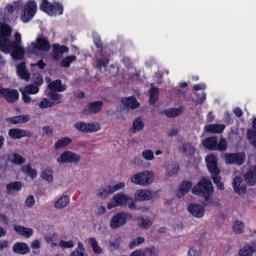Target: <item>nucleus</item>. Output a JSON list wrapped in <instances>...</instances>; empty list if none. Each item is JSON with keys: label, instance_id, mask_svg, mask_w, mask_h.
Masks as SVG:
<instances>
[{"label": "nucleus", "instance_id": "47", "mask_svg": "<svg viewBox=\"0 0 256 256\" xmlns=\"http://www.w3.org/2000/svg\"><path fill=\"white\" fill-rule=\"evenodd\" d=\"M41 177L48 183L53 182V170L51 168H46L41 172Z\"/></svg>", "mask_w": 256, "mask_h": 256}, {"label": "nucleus", "instance_id": "6", "mask_svg": "<svg viewBox=\"0 0 256 256\" xmlns=\"http://www.w3.org/2000/svg\"><path fill=\"white\" fill-rule=\"evenodd\" d=\"M133 218L129 212H118L110 219V229H121L124 225H127V221Z\"/></svg>", "mask_w": 256, "mask_h": 256}, {"label": "nucleus", "instance_id": "35", "mask_svg": "<svg viewBox=\"0 0 256 256\" xmlns=\"http://www.w3.org/2000/svg\"><path fill=\"white\" fill-rule=\"evenodd\" d=\"M21 171L22 173H24V175H27V177H29L30 179H37V170L33 169V167H31V164H26L23 165L21 167Z\"/></svg>", "mask_w": 256, "mask_h": 256}, {"label": "nucleus", "instance_id": "22", "mask_svg": "<svg viewBox=\"0 0 256 256\" xmlns=\"http://www.w3.org/2000/svg\"><path fill=\"white\" fill-rule=\"evenodd\" d=\"M103 109V101H94L87 105L86 109L84 110L85 113H90L91 115H95L99 113Z\"/></svg>", "mask_w": 256, "mask_h": 256}, {"label": "nucleus", "instance_id": "14", "mask_svg": "<svg viewBox=\"0 0 256 256\" xmlns=\"http://www.w3.org/2000/svg\"><path fill=\"white\" fill-rule=\"evenodd\" d=\"M32 47L36 51H49L51 49V43L47 37L40 35L36 38L35 42H32Z\"/></svg>", "mask_w": 256, "mask_h": 256}, {"label": "nucleus", "instance_id": "39", "mask_svg": "<svg viewBox=\"0 0 256 256\" xmlns=\"http://www.w3.org/2000/svg\"><path fill=\"white\" fill-rule=\"evenodd\" d=\"M255 251L256 248L254 246L246 244L242 249L238 251V256H253V253H255Z\"/></svg>", "mask_w": 256, "mask_h": 256}, {"label": "nucleus", "instance_id": "41", "mask_svg": "<svg viewBox=\"0 0 256 256\" xmlns=\"http://www.w3.org/2000/svg\"><path fill=\"white\" fill-rule=\"evenodd\" d=\"M232 231L233 233H235L236 235H241L244 233L245 231V223H243L242 221H236L234 224H233V227H232Z\"/></svg>", "mask_w": 256, "mask_h": 256}, {"label": "nucleus", "instance_id": "46", "mask_svg": "<svg viewBox=\"0 0 256 256\" xmlns=\"http://www.w3.org/2000/svg\"><path fill=\"white\" fill-rule=\"evenodd\" d=\"M138 221H140L138 223L140 229H151V226L153 225V222H151L149 218L141 217Z\"/></svg>", "mask_w": 256, "mask_h": 256}, {"label": "nucleus", "instance_id": "2", "mask_svg": "<svg viewBox=\"0 0 256 256\" xmlns=\"http://www.w3.org/2000/svg\"><path fill=\"white\" fill-rule=\"evenodd\" d=\"M126 205H128V208L131 211H135V209H137V204H135L133 197L127 196L125 193H117L107 204V209H115V207H126Z\"/></svg>", "mask_w": 256, "mask_h": 256}, {"label": "nucleus", "instance_id": "60", "mask_svg": "<svg viewBox=\"0 0 256 256\" xmlns=\"http://www.w3.org/2000/svg\"><path fill=\"white\" fill-rule=\"evenodd\" d=\"M205 99H207V93H197L196 94V105H203L205 103Z\"/></svg>", "mask_w": 256, "mask_h": 256}, {"label": "nucleus", "instance_id": "26", "mask_svg": "<svg viewBox=\"0 0 256 256\" xmlns=\"http://www.w3.org/2000/svg\"><path fill=\"white\" fill-rule=\"evenodd\" d=\"M31 116L29 115H18L6 118L7 123H11V125H19V123H29Z\"/></svg>", "mask_w": 256, "mask_h": 256}, {"label": "nucleus", "instance_id": "30", "mask_svg": "<svg viewBox=\"0 0 256 256\" xmlns=\"http://www.w3.org/2000/svg\"><path fill=\"white\" fill-rule=\"evenodd\" d=\"M14 43L9 38H0V51L9 54L12 51Z\"/></svg>", "mask_w": 256, "mask_h": 256}, {"label": "nucleus", "instance_id": "50", "mask_svg": "<svg viewBox=\"0 0 256 256\" xmlns=\"http://www.w3.org/2000/svg\"><path fill=\"white\" fill-rule=\"evenodd\" d=\"M70 256H85V246L78 242V247L70 253Z\"/></svg>", "mask_w": 256, "mask_h": 256}, {"label": "nucleus", "instance_id": "23", "mask_svg": "<svg viewBox=\"0 0 256 256\" xmlns=\"http://www.w3.org/2000/svg\"><path fill=\"white\" fill-rule=\"evenodd\" d=\"M12 45L11 56L13 59L17 61L23 59V57H25V49H23L21 45H18L17 42H14Z\"/></svg>", "mask_w": 256, "mask_h": 256}, {"label": "nucleus", "instance_id": "33", "mask_svg": "<svg viewBox=\"0 0 256 256\" xmlns=\"http://www.w3.org/2000/svg\"><path fill=\"white\" fill-rule=\"evenodd\" d=\"M22 189H23V184L20 181L11 182L6 185V193H8V195H11L13 191H15L16 193H19V191H21Z\"/></svg>", "mask_w": 256, "mask_h": 256}, {"label": "nucleus", "instance_id": "36", "mask_svg": "<svg viewBox=\"0 0 256 256\" xmlns=\"http://www.w3.org/2000/svg\"><path fill=\"white\" fill-rule=\"evenodd\" d=\"M70 201L71 199L69 198V196L64 195L55 202L54 207L55 209H65V207L69 205Z\"/></svg>", "mask_w": 256, "mask_h": 256}, {"label": "nucleus", "instance_id": "45", "mask_svg": "<svg viewBox=\"0 0 256 256\" xmlns=\"http://www.w3.org/2000/svg\"><path fill=\"white\" fill-rule=\"evenodd\" d=\"M132 127L134 133L137 131H143V129H145V123H143L141 117H138L133 121Z\"/></svg>", "mask_w": 256, "mask_h": 256}, {"label": "nucleus", "instance_id": "7", "mask_svg": "<svg viewBox=\"0 0 256 256\" xmlns=\"http://www.w3.org/2000/svg\"><path fill=\"white\" fill-rule=\"evenodd\" d=\"M153 180V172L151 171L139 172L131 177V183H134V185H140L141 187H147V185H151Z\"/></svg>", "mask_w": 256, "mask_h": 256}, {"label": "nucleus", "instance_id": "29", "mask_svg": "<svg viewBox=\"0 0 256 256\" xmlns=\"http://www.w3.org/2000/svg\"><path fill=\"white\" fill-rule=\"evenodd\" d=\"M122 104L126 109H137L141 105L135 96L123 98Z\"/></svg>", "mask_w": 256, "mask_h": 256}, {"label": "nucleus", "instance_id": "16", "mask_svg": "<svg viewBox=\"0 0 256 256\" xmlns=\"http://www.w3.org/2000/svg\"><path fill=\"white\" fill-rule=\"evenodd\" d=\"M48 90V93H63L67 91V85L63 84L61 79H57L48 84Z\"/></svg>", "mask_w": 256, "mask_h": 256}, {"label": "nucleus", "instance_id": "5", "mask_svg": "<svg viewBox=\"0 0 256 256\" xmlns=\"http://www.w3.org/2000/svg\"><path fill=\"white\" fill-rule=\"evenodd\" d=\"M37 15V2L35 0H28L24 4L23 13L20 16V21L26 24Z\"/></svg>", "mask_w": 256, "mask_h": 256}, {"label": "nucleus", "instance_id": "18", "mask_svg": "<svg viewBox=\"0 0 256 256\" xmlns=\"http://www.w3.org/2000/svg\"><path fill=\"white\" fill-rule=\"evenodd\" d=\"M8 135L11 139H23L24 137H31V132L21 128H12L8 131Z\"/></svg>", "mask_w": 256, "mask_h": 256}, {"label": "nucleus", "instance_id": "62", "mask_svg": "<svg viewBox=\"0 0 256 256\" xmlns=\"http://www.w3.org/2000/svg\"><path fill=\"white\" fill-rule=\"evenodd\" d=\"M25 205L31 209V207L35 205V197H33V195L28 196L25 200Z\"/></svg>", "mask_w": 256, "mask_h": 256}, {"label": "nucleus", "instance_id": "3", "mask_svg": "<svg viewBox=\"0 0 256 256\" xmlns=\"http://www.w3.org/2000/svg\"><path fill=\"white\" fill-rule=\"evenodd\" d=\"M202 145L208 151H227V139L220 138L218 139L217 136H210L207 137L202 141Z\"/></svg>", "mask_w": 256, "mask_h": 256}, {"label": "nucleus", "instance_id": "43", "mask_svg": "<svg viewBox=\"0 0 256 256\" xmlns=\"http://www.w3.org/2000/svg\"><path fill=\"white\" fill-rule=\"evenodd\" d=\"M89 244L91 245L92 250L96 255H100V253H103V249L100 247L99 242H97V239L89 238Z\"/></svg>", "mask_w": 256, "mask_h": 256}, {"label": "nucleus", "instance_id": "51", "mask_svg": "<svg viewBox=\"0 0 256 256\" xmlns=\"http://www.w3.org/2000/svg\"><path fill=\"white\" fill-rule=\"evenodd\" d=\"M24 91H26V93L29 95H37V93H39V86H36L35 84H29L24 87Z\"/></svg>", "mask_w": 256, "mask_h": 256}, {"label": "nucleus", "instance_id": "53", "mask_svg": "<svg viewBox=\"0 0 256 256\" xmlns=\"http://www.w3.org/2000/svg\"><path fill=\"white\" fill-rule=\"evenodd\" d=\"M44 80H43V76L39 73H35L32 76V85H36L38 87H41V85H43Z\"/></svg>", "mask_w": 256, "mask_h": 256}, {"label": "nucleus", "instance_id": "15", "mask_svg": "<svg viewBox=\"0 0 256 256\" xmlns=\"http://www.w3.org/2000/svg\"><path fill=\"white\" fill-rule=\"evenodd\" d=\"M189 213L192 214V217H196V219H202L205 217V206L197 203H191L188 206Z\"/></svg>", "mask_w": 256, "mask_h": 256}, {"label": "nucleus", "instance_id": "17", "mask_svg": "<svg viewBox=\"0 0 256 256\" xmlns=\"http://www.w3.org/2000/svg\"><path fill=\"white\" fill-rule=\"evenodd\" d=\"M63 53H69L68 46H61L59 44L52 45V59H54V61H59Z\"/></svg>", "mask_w": 256, "mask_h": 256}, {"label": "nucleus", "instance_id": "24", "mask_svg": "<svg viewBox=\"0 0 256 256\" xmlns=\"http://www.w3.org/2000/svg\"><path fill=\"white\" fill-rule=\"evenodd\" d=\"M136 201H151L153 193L149 190H137L134 194Z\"/></svg>", "mask_w": 256, "mask_h": 256}, {"label": "nucleus", "instance_id": "11", "mask_svg": "<svg viewBox=\"0 0 256 256\" xmlns=\"http://www.w3.org/2000/svg\"><path fill=\"white\" fill-rule=\"evenodd\" d=\"M224 161L226 165H243L245 163V153H226L224 154Z\"/></svg>", "mask_w": 256, "mask_h": 256}, {"label": "nucleus", "instance_id": "44", "mask_svg": "<svg viewBox=\"0 0 256 256\" xmlns=\"http://www.w3.org/2000/svg\"><path fill=\"white\" fill-rule=\"evenodd\" d=\"M142 250H143V256H159V253H160L159 249L155 246H150Z\"/></svg>", "mask_w": 256, "mask_h": 256}, {"label": "nucleus", "instance_id": "52", "mask_svg": "<svg viewBox=\"0 0 256 256\" xmlns=\"http://www.w3.org/2000/svg\"><path fill=\"white\" fill-rule=\"evenodd\" d=\"M211 179H212L214 185L217 186V189H219L220 191H223V189H225V184H223V182H221V174L212 176Z\"/></svg>", "mask_w": 256, "mask_h": 256}, {"label": "nucleus", "instance_id": "28", "mask_svg": "<svg viewBox=\"0 0 256 256\" xmlns=\"http://www.w3.org/2000/svg\"><path fill=\"white\" fill-rule=\"evenodd\" d=\"M14 231L18 234L21 235L22 237H25L26 239H29L33 237V229L27 228L22 225H15L14 226Z\"/></svg>", "mask_w": 256, "mask_h": 256}, {"label": "nucleus", "instance_id": "8", "mask_svg": "<svg viewBox=\"0 0 256 256\" xmlns=\"http://www.w3.org/2000/svg\"><path fill=\"white\" fill-rule=\"evenodd\" d=\"M205 163L210 173L211 177H215L217 175H221V169L219 168V160L215 156V154H209L205 157Z\"/></svg>", "mask_w": 256, "mask_h": 256}, {"label": "nucleus", "instance_id": "58", "mask_svg": "<svg viewBox=\"0 0 256 256\" xmlns=\"http://www.w3.org/2000/svg\"><path fill=\"white\" fill-rule=\"evenodd\" d=\"M109 61L108 57H102L96 61V65L99 69H101V67H108Z\"/></svg>", "mask_w": 256, "mask_h": 256}, {"label": "nucleus", "instance_id": "10", "mask_svg": "<svg viewBox=\"0 0 256 256\" xmlns=\"http://www.w3.org/2000/svg\"><path fill=\"white\" fill-rule=\"evenodd\" d=\"M81 161V155L71 151L66 150L60 154V156L57 158V163L60 164H67V163H79Z\"/></svg>", "mask_w": 256, "mask_h": 256}, {"label": "nucleus", "instance_id": "1", "mask_svg": "<svg viewBox=\"0 0 256 256\" xmlns=\"http://www.w3.org/2000/svg\"><path fill=\"white\" fill-rule=\"evenodd\" d=\"M192 195L196 197H203L206 203L209 205H215L213 202V193H215V187H213V182L207 177H202L191 189Z\"/></svg>", "mask_w": 256, "mask_h": 256}, {"label": "nucleus", "instance_id": "54", "mask_svg": "<svg viewBox=\"0 0 256 256\" xmlns=\"http://www.w3.org/2000/svg\"><path fill=\"white\" fill-rule=\"evenodd\" d=\"M182 153H184V155H193L195 153V148H193L191 143H185L182 145Z\"/></svg>", "mask_w": 256, "mask_h": 256}, {"label": "nucleus", "instance_id": "63", "mask_svg": "<svg viewBox=\"0 0 256 256\" xmlns=\"http://www.w3.org/2000/svg\"><path fill=\"white\" fill-rule=\"evenodd\" d=\"M22 100L24 101V103H31V96H29V93L27 91H23L22 92Z\"/></svg>", "mask_w": 256, "mask_h": 256}, {"label": "nucleus", "instance_id": "27", "mask_svg": "<svg viewBox=\"0 0 256 256\" xmlns=\"http://www.w3.org/2000/svg\"><path fill=\"white\" fill-rule=\"evenodd\" d=\"M17 74L20 76L21 79L24 81H29L31 79V74L27 72V64L25 62H21L17 65Z\"/></svg>", "mask_w": 256, "mask_h": 256}, {"label": "nucleus", "instance_id": "64", "mask_svg": "<svg viewBox=\"0 0 256 256\" xmlns=\"http://www.w3.org/2000/svg\"><path fill=\"white\" fill-rule=\"evenodd\" d=\"M188 256H199V251L197 250V248L192 247L188 251Z\"/></svg>", "mask_w": 256, "mask_h": 256}, {"label": "nucleus", "instance_id": "42", "mask_svg": "<svg viewBox=\"0 0 256 256\" xmlns=\"http://www.w3.org/2000/svg\"><path fill=\"white\" fill-rule=\"evenodd\" d=\"M74 61H77V56L75 55L66 56L61 60L60 67H65L67 69L71 67V63H73Z\"/></svg>", "mask_w": 256, "mask_h": 256}, {"label": "nucleus", "instance_id": "37", "mask_svg": "<svg viewBox=\"0 0 256 256\" xmlns=\"http://www.w3.org/2000/svg\"><path fill=\"white\" fill-rule=\"evenodd\" d=\"M11 33H13V29L9 24H2L0 26V38L9 39L11 37Z\"/></svg>", "mask_w": 256, "mask_h": 256}, {"label": "nucleus", "instance_id": "38", "mask_svg": "<svg viewBox=\"0 0 256 256\" xmlns=\"http://www.w3.org/2000/svg\"><path fill=\"white\" fill-rule=\"evenodd\" d=\"M159 101V88L152 87L149 91V103L155 105Z\"/></svg>", "mask_w": 256, "mask_h": 256}, {"label": "nucleus", "instance_id": "57", "mask_svg": "<svg viewBox=\"0 0 256 256\" xmlns=\"http://www.w3.org/2000/svg\"><path fill=\"white\" fill-rule=\"evenodd\" d=\"M59 247H62V249H73V247H75V243L73 242V240H61L59 242Z\"/></svg>", "mask_w": 256, "mask_h": 256}, {"label": "nucleus", "instance_id": "34", "mask_svg": "<svg viewBox=\"0 0 256 256\" xmlns=\"http://www.w3.org/2000/svg\"><path fill=\"white\" fill-rule=\"evenodd\" d=\"M244 179L250 187H255V185H256V167L253 170L248 171L244 175Z\"/></svg>", "mask_w": 256, "mask_h": 256}, {"label": "nucleus", "instance_id": "40", "mask_svg": "<svg viewBox=\"0 0 256 256\" xmlns=\"http://www.w3.org/2000/svg\"><path fill=\"white\" fill-rule=\"evenodd\" d=\"M48 97H50L51 103H54V107L55 105H61V103H63V94H59L57 92H48Z\"/></svg>", "mask_w": 256, "mask_h": 256}, {"label": "nucleus", "instance_id": "49", "mask_svg": "<svg viewBox=\"0 0 256 256\" xmlns=\"http://www.w3.org/2000/svg\"><path fill=\"white\" fill-rule=\"evenodd\" d=\"M92 38L95 47L99 49L100 53H103V41L101 40V36L95 33L92 35Z\"/></svg>", "mask_w": 256, "mask_h": 256}, {"label": "nucleus", "instance_id": "32", "mask_svg": "<svg viewBox=\"0 0 256 256\" xmlns=\"http://www.w3.org/2000/svg\"><path fill=\"white\" fill-rule=\"evenodd\" d=\"M71 143H73V140L71 138H69L68 136L62 137L55 142L54 148L56 149V151H58V149H65V147H69Z\"/></svg>", "mask_w": 256, "mask_h": 256}, {"label": "nucleus", "instance_id": "12", "mask_svg": "<svg viewBox=\"0 0 256 256\" xmlns=\"http://www.w3.org/2000/svg\"><path fill=\"white\" fill-rule=\"evenodd\" d=\"M125 187L124 182H119L116 185H106L103 188H100L98 190V197H109V195H113V193L119 191L120 189H123Z\"/></svg>", "mask_w": 256, "mask_h": 256}, {"label": "nucleus", "instance_id": "19", "mask_svg": "<svg viewBox=\"0 0 256 256\" xmlns=\"http://www.w3.org/2000/svg\"><path fill=\"white\" fill-rule=\"evenodd\" d=\"M12 251L16 255H27L28 253H31V248H29V245L25 242H15Z\"/></svg>", "mask_w": 256, "mask_h": 256}, {"label": "nucleus", "instance_id": "20", "mask_svg": "<svg viewBox=\"0 0 256 256\" xmlns=\"http://www.w3.org/2000/svg\"><path fill=\"white\" fill-rule=\"evenodd\" d=\"M193 189V182L191 181H182L181 184L178 187V192L176 196L178 199H181L187 195Z\"/></svg>", "mask_w": 256, "mask_h": 256}, {"label": "nucleus", "instance_id": "31", "mask_svg": "<svg viewBox=\"0 0 256 256\" xmlns=\"http://www.w3.org/2000/svg\"><path fill=\"white\" fill-rule=\"evenodd\" d=\"M183 113L182 108H170V109H165L160 112V115H166L169 119H173V117H179Z\"/></svg>", "mask_w": 256, "mask_h": 256}, {"label": "nucleus", "instance_id": "61", "mask_svg": "<svg viewBox=\"0 0 256 256\" xmlns=\"http://www.w3.org/2000/svg\"><path fill=\"white\" fill-rule=\"evenodd\" d=\"M109 247L114 249V251H117V249L121 247V239L116 238L114 241L109 243Z\"/></svg>", "mask_w": 256, "mask_h": 256}, {"label": "nucleus", "instance_id": "56", "mask_svg": "<svg viewBox=\"0 0 256 256\" xmlns=\"http://www.w3.org/2000/svg\"><path fill=\"white\" fill-rule=\"evenodd\" d=\"M53 102L49 98H43L39 103L40 109H49V107H54Z\"/></svg>", "mask_w": 256, "mask_h": 256}, {"label": "nucleus", "instance_id": "25", "mask_svg": "<svg viewBox=\"0 0 256 256\" xmlns=\"http://www.w3.org/2000/svg\"><path fill=\"white\" fill-rule=\"evenodd\" d=\"M242 182H243V179L239 176H236L233 180V189L235 193H237L238 195H243L244 193H247V186L246 185L241 186Z\"/></svg>", "mask_w": 256, "mask_h": 256}, {"label": "nucleus", "instance_id": "4", "mask_svg": "<svg viewBox=\"0 0 256 256\" xmlns=\"http://www.w3.org/2000/svg\"><path fill=\"white\" fill-rule=\"evenodd\" d=\"M40 11L46 13L50 17H57L63 15L64 7L59 2H49V0H42L39 6Z\"/></svg>", "mask_w": 256, "mask_h": 256}, {"label": "nucleus", "instance_id": "9", "mask_svg": "<svg viewBox=\"0 0 256 256\" xmlns=\"http://www.w3.org/2000/svg\"><path fill=\"white\" fill-rule=\"evenodd\" d=\"M74 129L80 133H97V131H101V125L78 121L74 124Z\"/></svg>", "mask_w": 256, "mask_h": 256}, {"label": "nucleus", "instance_id": "55", "mask_svg": "<svg viewBox=\"0 0 256 256\" xmlns=\"http://www.w3.org/2000/svg\"><path fill=\"white\" fill-rule=\"evenodd\" d=\"M14 6L13 4H7L5 7V11H7V13L9 15H13V13H15V9H19V1H14Z\"/></svg>", "mask_w": 256, "mask_h": 256}, {"label": "nucleus", "instance_id": "21", "mask_svg": "<svg viewBox=\"0 0 256 256\" xmlns=\"http://www.w3.org/2000/svg\"><path fill=\"white\" fill-rule=\"evenodd\" d=\"M226 128L227 126L225 124H208L204 126V131L206 133H213L214 135H221Z\"/></svg>", "mask_w": 256, "mask_h": 256}, {"label": "nucleus", "instance_id": "48", "mask_svg": "<svg viewBox=\"0 0 256 256\" xmlns=\"http://www.w3.org/2000/svg\"><path fill=\"white\" fill-rule=\"evenodd\" d=\"M26 159L21 156L18 153H12L11 163H14V165H23L25 163Z\"/></svg>", "mask_w": 256, "mask_h": 256}, {"label": "nucleus", "instance_id": "13", "mask_svg": "<svg viewBox=\"0 0 256 256\" xmlns=\"http://www.w3.org/2000/svg\"><path fill=\"white\" fill-rule=\"evenodd\" d=\"M0 97H4L8 103H15L19 99V92L16 89L0 87Z\"/></svg>", "mask_w": 256, "mask_h": 256}, {"label": "nucleus", "instance_id": "59", "mask_svg": "<svg viewBox=\"0 0 256 256\" xmlns=\"http://www.w3.org/2000/svg\"><path fill=\"white\" fill-rule=\"evenodd\" d=\"M142 157L146 161H153V159H155V153H153L152 150H144L142 152Z\"/></svg>", "mask_w": 256, "mask_h": 256}]
</instances>
